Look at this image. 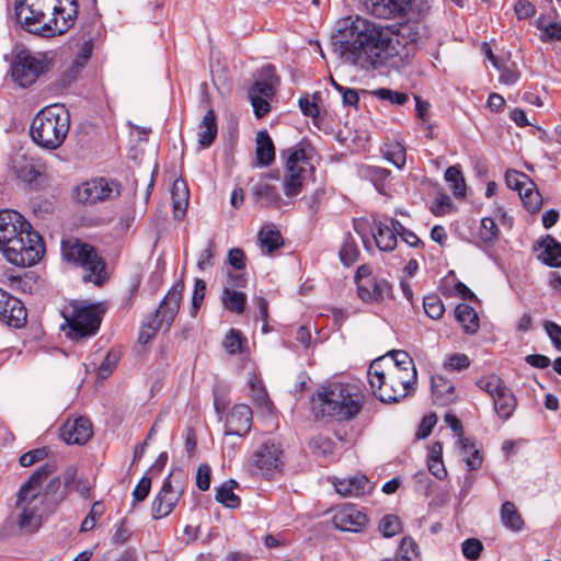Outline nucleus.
Returning a JSON list of instances; mask_svg holds the SVG:
<instances>
[{
    "label": "nucleus",
    "instance_id": "obj_42",
    "mask_svg": "<svg viewBox=\"0 0 561 561\" xmlns=\"http://www.w3.org/2000/svg\"><path fill=\"white\" fill-rule=\"evenodd\" d=\"M252 391V399L257 407L264 408L268 413H272L274 405L261 381L252 379L249 381Z\"/></svg>",
    "mask_w": 561,
    "mask_h": 561
},
{
    "label": "nucleus",
    "instance_id": "obj_10",
    "mask_svg": "<svg viewBox=\"0 0 561 561\" xmlns=\"http://www.w3.org/2000/svg\"><path fill=\"white\" fill-rule=\"evenodd\" d=\"M183 289L184 283L183 280H179L168 291L159 308L151 316L149 321L141 327L138 337L140 343L147 344L163 325L165 330H169L179 312Z\"/></svg>",
    "mask_w": 561,
    "mask_h": 561
},
{
    "label": "nucleus",
    "instance_id": "obj_54",
    "mask_svg": "<svg viewBox=\"0 0 561 561\" xmlns=\"http://www.w3.org/2000/svg\"><path fill=\"white\" fill-rule=\"evenodd\" d=\"M505 181L508 187L518 191V194L528 185L531 184V180L522 172L515 170H508L505 173Z\"/></svg>",
    "mask_w": 561,
    "mask_h": 561
},
{
    "label": "nucleus",
    "instance_id": "obj_57",
    "mask_svg": "<svg viewBox=\"0 0 561 561\" xmlns=\"http://www.w3.org/2000/svg\"><path fill=\"white\" fill-rule=\"evenodd\" d=\"M119 360V352L115 350H111L107 352L105 358L101 363L98 369V376L100 378L108 377L113 370L115 369L117 363Z\"/></svg>",
    "mask_w": 561,
    "mask_h": 561
},
{
    "label": "nucleus",
    "instance_id": "obj_59",
    "mask_svg": "<svg viewBox=\"0 0 561 561\" xmlns=\"http://www.w3.org/2000/svg\"><path fill=\"white\" fill-rule=\"evenodd\" d=\"M206 294V282L202 278H196L194 284V291L192 296V314L195 316L202 306Z\"/></svg>",
    "mask_w": 561,
    "mask_h": 561
},
{
    "label": "nucleus",
    "instance_id": "obj_45",
    "mask_svg": "<svg viewBox=\"0 0 561 561\" xmlns=\"http://www.w3.org/2000/svg\"><path fill=\"white\" fill-rule=\"evenodd\" d=\"M387 356L390 359H385V365H396L398 368H402L404 370L416 371L413 359L405 351L394 350L389 352Z\"/></svg>",
    "mask_w": 561,
    "mask_h": 561
},
{
    "label": "nucleus",
    "instance_id": "obj_29",
    "mask_svg": "<svg viewBox=\"0 0 561 561\" xmlns=\"http://www.w3.org/2000/svg\"><path fill=\"white\" fill-rule=\"evenodd\" d=\"M217 123L214 110H208L202 122L198 124V144L208 148L217 137Z\"/></svg>",
    "mask_w": 561,
    "mask_h": 561
},
{
    "label": "nucleus",
    "instance_id": "obj_53",
    "mask_svg": "<svg viewBox=\"0 0 561 561\" xmlns=\"http://www.w3.org/2000/svg\"><path fill=\"white\" fill-rule=\"evenodd\" d=\"M383 154L385 158L397 168H402L405 164V149L399 142L389 145L383 151Z\"/></svg>",
    "mask_w": 561,
    "mask_h": 561
},
{
    "label": "nucleus",
    "instance_id": "obj_4",
    "mask_svg": "<svg viewBox=\"0 0 561 561\" xmlns=\"http://www.w3.org/2000/svg\"><path fill=\"white\" fill-rule=\"evenodd\" d=\"M367 376L374 396L385 403L398 402L408 397L414 391L417 379L416 371L385 365V357L371 362Z\"/></svg>",
    "mask_w": 561,
    "mask_h": 561
},
{
    "label": "nucleus",
    "instance_id": "obj_21",
    "mask_svg": "<svg viewBox=\"0 0 561 561\" xmlns=\"http://www.w3.org/2000/svg\"><path fill=\"white\" fill-rule=\"evenodd\" d=\"M357 295L364 302H381L392 297V286L385 278H368L358 283Z\"/></svg>",
    "mask_w": 561,
    "mask_h": 561
},
{
    "label": "nucleus",
    "instance_id": "obj_26",
    "mask_svg": "<svg viewBox=\"0 0 561 561\" xmlns=\"http://www.w3.org/2000/svg\"><path fill=\"white\" fill-rule=\"evenodd\" d=\"M251 191L255 203L262 207L276 206L280 201L277 187L267 181V176L253 184Z\"/></svg>",
    "mask_w": 561,
    "mask_h": 561
},
{
    "label": "nucleus",
    "instance_id": "obj_47",
    "mask_svg": "<svg viewBox=\"0 0 561 561\" xmlns=\"http://www.w3.org/2000/svg\"><path fill=\"white\" fill-rule=\"evenodd\" d=\"M478 387L483 391L488 392L492 399L496 397L500 391H504L507 387L504 385L503 380L496 375H492L485 378H481L477 382Z\"/></svg>",
    "mask_w": 561,
    "mask_h": 561
},
{
    "label": "nucleus",
    "instance_id": "obj_9",
    "mask_svg": "<svg viewBox=\"0 0 561 561\" xmlns=\"http://www.w3.org/2000/svg\"><path fill=\"white\" fill-rule=\"evenodd\" d=\"M61 254L65 260L73 262L89 272L83 276L85 282L101 286L107 278L105 263L92 245L77 238H69L61 242Z\"/></svg>",
    "mask_w": 561,
    "mask_h": 561
},
{
    "label": "nucleus",
    "instance_id": "obj_40",
    "mask_svg": "<svg viewBox=\"0 0 561 561\" xmlns=\"http://www.w3.org/2000/svg\"><path fill=\"white\" fill-rule=\"evenodd\" d=\"M445 180L450 184L455 197L466 196V182L458 167L451 165L447 168Z\"/></svg>",
    "mask_w": 561,
    "mask_h": 561
},
{
    "label": "nucleus",
    "instance_id": "obj_11",
    "mask_svg": "<svg viewBox=\"0 0 561 561\" xmlns=\"http://www.w3.org/2000/svg\"><path fill=\"white\" fill-rule=\"evenodd\" d=\"M249 466L255 474L267 479L283 472L285 467V453L280 443L266 440L262 443L250 456Z\"/></svg>",
    "mask_w": 561,
    "mask_h": 561
},
{
    "label": "nucleus",
    "instance_id": "obj_3",
    "mask_svg": "<svg viewBox=\"0 0 561 561\" xmlns=\"http://www.w3.org/2000/svg\"><path fill=\"white\" fill-rule=\"evenodd\" d=\"M0 249L12 264L32 266L41 260L44 243L20 213L5 209L0 211Z\"/></svg>",
    "mask_w": 561,
    "mask_h": 561
},
{
    "label": "nucleus",
    "instance_id": "obj_1",
    "mask_svg": "<svg viewBox=\"0 0 561 561\" xmlns=\"http://www.w3.org/2000/svg\"><path fill=\"white\" fill-rule=\"evenodd\" d=\"M416 37L407 24L393 32L357 15L339 21L331 45L344 64L362 70L399 69L410 64L414 56Z\"/></svg>",
    "mask_w": 561,
    "mask_h": 561
},
{
    "label": "nucleus",
    "instance_id": "obj_5",
    "mask_svg": "<svg viewBox=\"0 0 561 561\" xmlns=\"http://www.w3.org/2000/svg\"><path fill=\"white\" fill-rule=\"evenodd\" d=\"M363 409V396L355 386L335 382L318 390L311 398V410L316 416L339 421L354 419Z\"/></svg>",
    "mask_w": 561,
    "mask_h": 561
},
{
    "label": "nucleus",
    "instance_id": "obj_55",
    "mask_svg": "<svg viewBox=\"0 0 561 561\" xmlns=\"http://www.w3.org/2000/svg\"><path fill=\"white\" fill-rule=\"evenodd\" d=\"M340 259L345 266L353 265L359 255V250L353 240H345L339 252Z\"/></svg>",
    "mask_w": 561,
    "mask_h": 561
},
{
    "label": "nucleus",
    "instance_id": "obj_14",
    "mask_svg": "<svg viewBox=\"0 0 561 561\" xmlns=\"http://www.w3.org/2000/svg\"><path fill=\"white\" fill-rule=\"evenodd\" d=\"M46 67L44 57L33 54L28 49H21L14 56L11 76L20 87L26 88L44 73Z\"/></svg>",
    "mask_w": 561,
    "mask_h": 561
},
{
    "label": "nucleus",
    "instance_id": "obj_46",
    "mask_svg": "<svg viewBox=\"0 0 561 561\" xmlns=\"http://www.w3.org/2000/svg\"><path fill=\"white\" fill-rule=\"evenodd\" d=\"M423 307L425 313L434 320L442 318L445 311L444 304L438 295H427L423 299Z\"/></svg>",
    "mask_w": 561,
    "mask_h": 561
},
{
    "label": "nucleus",
    "instance_id": "obj_12",
    "mask_svg": "<svg viewBox=\"0 0 561 561\" xmlns=\"http://www.w3.org/2000/svg\"><path fill=\"white\" fill-rule=\"evenodd\" d=\"M183 485L184 474L182 470H172L152 502V516L154 519L171 514L183 493Z\"/></svg>",
    "mask_w": 561,
    "mask_h": 561
},
{
    "label": "nucleus",
    "instance_id": "obj_51",
    "mask_svg": "<svg viewBox=\"0 0 561 561\" xmlns=\"http://www.w3.org/2000/svg\"><path fill=\"white\" fill-rule=\"evenodd\" d=\"M401 520L396 515L388 514L380 520L379 530L387 538L396 536L401 531Z\"/></svg>",
    "mask_w": 561,
    "mask_h": 561
},
{
    "label": "nucleus",
    "instance_id": "obj_38",
    "mask_svg": "<svg viewBox=\"0 0 561 561\" xmlns=\"http://www.w3.org/2000/svg\"><path fill=\"white\" fill-rule=\"evenodd\" d=\"M500 230L494 219L484 217L481 219L479 240L486 247H492L499 239Z\"/></svg>",
    "mask_w": 561,
    "mask_h": 561
},
{
    "label": "nucleus",
    "instance_id": "obj_19",
    "mask_svg": "<svg viewBox=\"0 0 561 561\" xmlns=\"http://www.w3.org/2000/svg\"><path fill=\"white\" fill-rule=\"evenodd\" d=\"M365 10L379 19H392L407 13L412 0H359Z\"/></svg>",
    "mask_w": 561,
    "mask_h": 561
},
{
    "label": "nucleus",
    "instance_id": "obj_15",
    "mask_svg": "<svg viewBox=\"0 0 561 561\" xmlns=\"http://www.w3.org/2000/svg\"><path fill=\"white\" fill-rule=\"evenodd\" d=\"M121 193V184L104 178L87 181L76 190L77 199L83 204H96Z\"/></svg>",
    "mask_w": 561,
    "mask_h": 561
},
{
    "label": "nucleus",
    "instance_id": "obj_60",
    "mask_svg": "<svg viewBox=\"0 0 561 561\" xmlns=\"http://www.w3.org/2000/svg\"><path fill=\"white\" fill-rule=\"evenodd\" d=\"M47 455H48V450L46 447L36 448V449H33V450H30V451L23 454L20 457L19 462L22 467H30V466L45 459L47 457Z\"/></svg>",
    "mask_w": 561,
    "mask_h": 561
},
{
    "label": "nucleus",
    "instance_id": "obj_34",
    "mask_svg": "<svg viewBox=\"0 0 561 561\" xmlns=\"http://www.w3.org/2000/svg\"><path fill=\"white\" fill-rule=\"evenodd\" d=\"M221 302L225 309L240 314L245 309L247 295L242 291L236 290L234 288L226 286L222 290Z\"/></svg>",
    "mask_w": 561,
    "mask_h": 561
},
{
    "label": "nucleus",
    "instance_id": "obj_24",
    "mask_svg": "<svg viewBox=\"0 0 561 561\" xmlns=\"http://www.w3.org/2000/svg\"><path fill=\"white\" fill-rule=\"evenodd\" d=\"M279 83V78L275 73V68L272 65L262 67L260 71V79L250 88L248 94H257L272 99L275 94V88Z\"/></svg>",
    "mask_w": 561,
    "mask_h": 561
},
{
    "label": "nucleus",
    "instance_id": "obj_18",
    "mask_svg": "<svg viewBox=\"0 0 561 561\" xmlns=\"http://www.w3.org/2000/svg\"><path fill=\"white\" fill-rule=\"evenodd\" d=\"M10 169L18 179L30 184L34 183L43 172V165L23 151H16L11 156Z\"/></svg>",
    "mask_w": 561,
    "mask_h": 561
},
{
    "label": "nucleus",
    "instance_id": "obj_44",
    "mask_svg": "<svg viewBox=\"0 0 561 561\" xmlns=\"http://www.w3.org/2000/svg\"><path fill=\"white\" fill-rule=\"evenodd\" d=\"M334 442L322 434L316 435L309 442V448L312 454L317 456L325 457L331 455L334 450Z\"/></svg>",
    "mask_w": 561,
    "mask_h": 561
},
{
    "label": "nucleus",
    "instance_id": "obj_41",
    "mask_svg": "<svg viewBox=\"0 0 561 561\" xmlns=\"http://www.w3.org/2000/svg\"><path fill=\"white\" fill-rule=\"evenodd\" d=\"M519 196L530 213L538 211L542 206V198L539 194L538 190L536 188V185L534 182L531 184H528L520 193Z\"/></svg>",
    "mask_w": 561,
    "mask_h": 561
},
{
    "label": "nucleus",
    "instance_id": "obj_32",
    "mask_svg": "<svg viewBox=\"0 0 561 561\" xmlns=\"http://www.w3.org/2000/svg\"><path fill=\"white\" fill-rule=\"evenodd\" d=\"M455 317L466 333L473 334L478 331L479 318L471 306L459 304L455 309Z\"/></svg>",
    "mask_w": 561,
    "mask_h": 561
},
{
    "label": "nucleus",
    "instance_id": "obj_48",
    "mask_svg": "<svg viewBox=\"0 0 561 561\" xmlns=\"http://www.w3.org/2000/svg\"><path fill=\"white\" fill-rule=\"evenodd\" d=\"M445 422L453 430V432L458 436V444L461 449H467L468 446L472 447V442L470 438L463 436V428L461 422L458 417L453 413H447L444 417Z\"/></svg>",
    "mask_w": 561,
    "mask_h": 561
},
{
    "label": "nucleus",
    "instance_id": "obj_13",
    "mask_svg": "<svg viewBox=\"0 0 561 561\" xmlns=\"http://www.w3.org/2000/svg\"><path fill=\"white\" fill-rule=\"evenodd\" d=\"M286 158L285 174L283 179L284 193L288 197L300 193L305 181L306 167L309 164L306 151L295 146L284 152Z\"/></svg>",
    "mask_w": 561,
    "mask_h": 561
},
{
    "label": "nucleus",
    "instance_id": "obj_23",
    "mask_svg": "<svg viewBox=\"0 0 561 561\" xmlns=\"http://www.w3.org/2000/svg\"><path fill=\"white\" fill-rule=\"evenodd\" d=\"M335 490L342 496H363L373 489L365 474H356L334 482Z\"/></svg>",
    "mask_w": 561,
    "mask_h": 561
},
{
    "label": "nucleus",
    "instance_id": "obj_37",
    "mask_svg": "<svg viewBox=\"0 0 561 561\" xmlns=\"http://www.w3.org/2000/svg\"><path fill=\"white\" fill-rule=\"evenodd\" d=\"M237 486V482L229 480L224 482L216 492V500L224 504L226 507L236 508L240 506V499L234 494L233 489Z\"/></svg>",
    "mask_w": 561,
    "mask_h": 561
},
{
    "label": "nucleus",
    "instance_id": "obj_43",
    "mask_svg": "<svg viewBox=\"0 0 561 561\" xmlns=\"http://www.w3.org/2000/svg\"><path fill=\"white\" fill-rule=\"evenodd\" d=\"M536 26L539 28L542 42L560 41L561 39V24L557 22H546L543 15H540L536 21Z\"/></svg>",
    "mask_w": 561,
    "mask_h": 561
},
{
    "label": "nucleus",
    "instance_id": "obj_63",
    "mask_svg": "<svg viewBox=\"0 0 561 561\" xmlns=\"http://www.w3.org/2000/svg\"><path fill=\"white\" fill-rule=\"evenodd\" d=\"M249 99L253 106L254 114L257 118L264 117L271 111L268 98L261 95L259 96L257 94H249Z\"/></svg>",
    "mask_w": 561,
    "mask_h": 561
},
{
    "label": "nucleus",
    "instance_id": "obj_35",
    "mask_svg": "<svg viewBox=\"0 0 561 561\" xmlns=\"http://www.w3.org/2000/svg\"><path fill=\"white\" fill-rule=\"evenodd\" d=\"M382 561H420L419 546L412 537H403L396 556Z\"/></svg>",
    "mask_w": 561,
    "mask_h": 561
},
{
    "label": "nucleus",
    "instance_id": "obj_22",
    "mask_svg": "<svg viewBox=\"0 0 561 561\" xmlns=\"http://www.w3.org/2000/svg\"><path fill=\"white\" fill-rule=\"evenodd\" d=\"M92 435V423L83 416L77 417L72 422L68 421L61 428V437L69 445H83Z\"/></svg>",
    "mask_w": 561,
    "mask_h": 561
},
{
    "label": "nucleus",
    "instance_id": "obj_61",
    "mask_svg": "<svg viewBox=\"0 0 561 561\" xmlns=\"http://www.w3.org/2000/svg\"><path fill=\"white\" fill-rule=\"evenodd\" d=\"M317 100H319V96L317 94H313L312 100H310L309 96L299 99V108L305 116L312 117L313 119H316L319 116V107L317 104Z\"/></svg>",
    "mask_w": 561,
    "mask_h": 561
},
{
    "label": "nucleus",
    "instance_id": "obj_39",
    "mask_svg": "<svg viewBox=\"0 0 561 561\" xmlns=\"http://www.w3.org/2000/svg\"><path fill=\"white\" fill-rule=\"evenodd\" d=\"M61 481L59 477L53 478L46 485L44 493H39V499L42 503L46 501H50L53 504L58 505L64 502L68 496V491H60Z\"/></svg>",
    "mask_w": 561,
    "mask_h": 561
},
{
    "label": "nucleus",
    "instance_id": "obj_52",
    "mask_svg": "<svg viewBox=\"0 0 561 561\" xmlns=\"http://www.w3.org/2000/svg\"><path fill=\"white\" fill-rule=\"evenodd\" d=\"M243 342L244 339L242 337L241 332L237 329H230L224 340V346L229 354L234 355L242 353Z\"/></svg>",
    "mask_w": 561,
    "mask_h": 561
},
{
    "label": "nucleus",
    "instance_id": "obj_30",
    "mask_svg": "<svg viewBox=\"0 0 561 561\" xmlns=\"http://www.w3.org/2000/svg\"><path fill=\"white\" fill-rule=\"evenodd\" d=\"M371 233L380 251L390 252L397 247L396 232L389 226L380 221L375 222Z\"/></svg>",
    "mask_w": 561,
    "mask_h": 561
},
{
    "label": "nucleus",
    "instance_id": "obj_56",
    "mask_svg": "<svg viewBox=\"0 0 561 561\" xmlns=\"http://www.w3.org/2000/svg\"><path fill=\"white\" fill-rule=\"evenodd\" d=\"M483 550V545L479 539L469 538L461 543V552L463 557L470 561H476L480 558Z\"/></svg>",
    "mask_w": 561,
    "mask_h": 561
},
{
    "label": "nucleus",
    "instance_id": "obj_33",
    "mask_svg": "<svg viewBox=\"0 0 561 561\" xmlns=\"http://www.w3.org/2000/svg\"><path fill=\"white\" fill-rule=\"evenodd\" d=\"M261 249L265 253H272L284 243L283 237L274 226H264L257 234Z\"/></svg>",
    "mask_w": 561,
    "mask_h": 561
},
{
    "label": "nucleus",
    "instance_id": "obj_50",
    "mask_svg": "<svg viewBox=\"0 0 561 561\" xmlns=\"http://www.w3.org/2000/svg\"><path fill=\"white\" fill-rule=\"evenodd\" d=\"M370 93L378 98L379 100H386L397 105H403L409 100L407 93L393 91L387 88H379L377 90L371 91Z\"/></svg>",
    "mask_w": 561,
    "mask_h": 561
},
{
    "label": "nucleus",
    "instance_id": "obj_16",
    "mask_svg": "<svg viewBox=\"0 0 561 561\" xmlns=\"http://www.w3.org/2000/svg\"><path fill=\"white\" fill-rule=\"evenodd\" d=\"M332 523L342 531L359 533L367 525L368 518L354 505L345 504L334 510Z\"/></svg>",
    "mask_w": 561,
    "mask_h": 561
},
{
    "label": "nucleus",
    "instance_id": "obj_27",
    "mask_svg": "<svg viewBox=\"0 0 561 561\" xmlns=\"http://www.w3.org/2000/svg\"><path fill=\"white\" fill-rule=\"evenodd\" d=\"M540 253L538 254L546 265L551 267H561V243L553 237L546 236L538 242Z\"/></svg>",
    "mask_w": 561,
    "mask_h": 561
},
{
    "label": "nucleus",
    "instance_id": "obj_8",
    "mask_svg": "<svg viewBox=\"0 0 561 561\" xmlns=\"http://www.w3.org/2000/svg\"><path fill=\"white\" fill-rule=\"evenodd\" d=\"M104 309L99 304H85L84 301H75L70 309L62 312L65 324L61 329L66 331V336L72 341H80L94 336L100 330Z\"/></svg>",
    "mask_w": 561,
    "mask_h": 561
},
{
    "label": "nucleus",
    "instance_id": "obj_6",
    "mask_svg": "<svg viewBox=\"0 0 561 561\" xmlns=\"http://www.w3.org/2000/svg\"><path fill=\"white\" fill-rule=\"evenodd\" d=\"M69 128L68 110L55 104L41 110L35 115L31 124V136L39 147L55 150L64 144Z\"/></svg>",
    "mask_w": 561,
    "mask_h": 561
},
{
    "label": "nucleus",
    "instance_id": "obj_7",
    "mask_svg": "<svg viewBox=\"0 0 561 561\" xmlns=\"http://www.w3.org/2000/svg\"><path fill=\"white\" fill-rule=\"evenodd\" d=\"M55 462H46L38 467L21 486L18 493L16 507L21 511L19 515V526L26 531H35L42 524L41 515L37 513V504L42 503L39 499V488L43 482L55 471Z\"/></svg>",
    "mask_w": 561,
    "mask_h": 561
},
{
    "label": "nucleus",
    "instance_id": "obj_25",
    "mask_svg": "<svg viewBox=\"0 0 561 561\" xmlns=\"http://www.w3.org/2000/svg\"><path fill=\"white\" fill-rule=\"evenodd\" d=\"M432 398L436 405L445 407L456 400L454 383L443 375L432 376Z\"/></svg>",
    "mask_w": 561,
    "mask_h": 561
},
{
    "label": "nucleus",
    "instance_id": "obj_17",
    "mask_svg": "<svg viewBox=\"0 0 561 561\" xmlns=\"http://www.w3.org/2000/svg\"><path fill=\"white\" fill-rule=\"evenodd\" d=\"M26 317L22 301L0 288V321L12 328H22Z\"/></svg>",
    "mask_w": 561,
    "mask_h": 561
},
{
    "label": "nucleus",
    "instance_id": "obj_28",
    "mask_svg": "<svg viewBox=\"0 0 561 561\" xmlns=\"http://www.w3.org/2000/svg\"><path fill=\"white\" fill-rule=\"evenodd\" d=\"M256 161L257 164L262 167H267L274 162L275 159V148L274 144L268 135V133L264 130H260L256 134Z\"/></svg>",
    "mask_w": 561,
    "mask_h": 561
},
{
    "label": "nucleus",
    "instance_id": "obj_2",
    "mask_svg": "<svg viewBox=\"0 0 561 561\" xmlns=\"http://www.w3.org/2000/svg\"><path fill=\"white\" fill-rule=\"evenodd\" d=\"M78 0H16L18 22L30 33L45 37L62 35L76 23Z\"/></svg>",
    "mask_w": 561,
    "mask_h": 561
},
{
    "label": "nucleus",
    "instance_id": "obj_20",
    "mask_svg": "<svg viewBox=\"0 0 561 561\" xmlns=\"http://www.w3.org/2000/svg\"><path fill=\"white\" fill-rule=\"evenodd\" d=\"M252 410L247 404H236L226 417L225 434L243 436L251 430Z\"/></svg>",
    "mask_w": 561,
    "mask_h": 561
},
{
    "label": "nucleus",
    "instance_id": "obj_31",
    "mask_svg": "<svg viewBox=\"0 0 561 561\" xmlns=\"http://www.w3.org/2000/svg\"><path fill=\"white\" fill-rule=\"evenodd\" d=\"M500 517L503 526L511 531L518 533L524 529L525 522L513 502L505 501L502 504Z\"/></svg>",
    "mask_w": 561,
    "mask_h": 561
},
{
    "label": "nucleus",
    "instance_id": "obj_62",
    "mask_svg": "<svg viewBox=\"0 0 561 561\" xmlns=\"http://www.w3.org/2000/svg\"><path fill=\"white\" fill-rule=\"evenodd\" d=\"M470 365V359L466 354L456 353L450 355L445 364L444 367L449 370H463L468 368Z\"/></svg>",
    "mask_w": 561,
    "mask_h": 561
},
{
    "label": "nucleus",
    "instance_id": "obj_49",
    "mask_svg": "<svg viewBox=\"0 0 561 561\" xmlns=\"http://www.w3.org/2000/svg\"><path fill=\"white\" fill-rule=\"evenodd\" d=\"M366 178H368L376 190L380 193L385 190V182L390 175V171L380 167H368L365 171Z\"/></svg>",
    "mask_w": 561,
    "mask_h": 561
},
{
    "label": "nucleus",
    "instance_id": "obj_58",
    "mask_svg": "<svg viewBox=\"0 0 561 561\" xmlns=\"http://www.w3.org/2000/svg\"><path fill=\"white\" fill-rule=\"evenodd\" d=\"M187 196H188V191L186 190L185 182L176 180L173 183V188H172V198H173V206H174L175 211L179 209L180 210L184 209L182 204L184 203V205L186 206Z\"/></svg>",
    "mask_w": 561,
    "mask_h": 561
},
{
    "label": "nucleus",
    "instance_id": "obj_36",
    "mask_svg": "<svg viewBox=\"0 0 561 561\" xmlns=\"http://www.w3.org/2000/svg\"><path fill=\"white\" fill-rule=\"evenodd\" d=\"M493 403L497 415L503 420H507L515 410L516 399L512 391L506 388L493 398Z\"/></svg>",
    "mask_w": 561,
    "mask_h": 561
},
{
    "label": "nucleus",
    "instance_id": "obj_64",
    "mask_svg": "<svg viewBox=\"0 0 561 561\" xmlns=\"http://www.w3.org/2000/svg\"><path fill=\"white\" fill-rule=\"evenodd\" d=\"M543 328L557 350L561 351V327L553 321H545Z\"/></svg>",
    "mask_w": 561,
    "mask_h": 561
}]
</instances>
